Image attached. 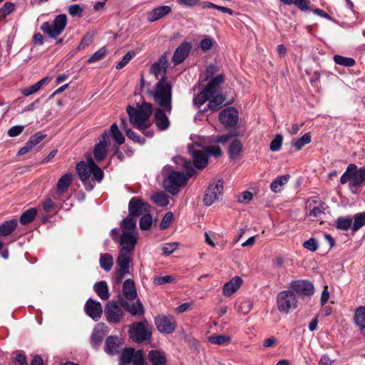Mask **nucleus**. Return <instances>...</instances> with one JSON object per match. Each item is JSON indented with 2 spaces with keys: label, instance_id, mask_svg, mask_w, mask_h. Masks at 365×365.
I'll return each mask as SVG.
<instances>
[{
  "label": "nucleus",
  "instance_id": "f257e3e1",
  "mask_svg": "<svg viewBox=\"0 0 365 365\" xmlns=\"http://www.w3.org/2000/svg\"><path fill=\"white\" fill-rule=\"evenodd\" d=\"M178 160L182 162L183 167L187 173V176L179 171H170V166H165L163 173L166 174V178L163 180V186L164 189L171 195H177L180 191V187L185 185L189 178L195 173L191 161L186 160L183 158H178Z\"/></svg>",
  "mask_w": 365,
  "mask_h": 365
},
{
  "label": "nucleus",
  "instance_id": "f03ea898",
  "mask_svg": "<svg viewBox=\"0 0 365 365\" xmlns=\"http://www.w3.org/2000/svg\"><path fill=\"white\" fill-rule=\"evenodd\" d=\"M76 168L87 191H91L94 187L92 182L96 180L100 182L104 176L103 171L95 163L91 156L87 159L86 162L78 163Z\"/></svg>",
  "mask_w": 365,
  "mask_h": 365
},
{
  "label": "nucleus",
  "instance_id": "7ed1b4c3",
  "mask_svg": "<svg viewBox=\"0 0 365 365\" xmlns=\"http://www.w3.org/2000/svg\"><path fill=\"white\" fill-rule=\"evenodd\" d=\"M130 123L137 129L145 131L150 125L149 118L153 112L151 103L143 102L136 108L128 106L126 108Z\"/></svg>",
  "mask_w": 365,
  "mask_h": 365
},
{
  "label": "nucleus",
  "instance_id": "20e7f679",
  "mask_svg": "<svg viewBox=\"0 0 365 365\" xmlns=\"http://www.w3.org/2000/svg\"><path fill=\"white\" fill-rule=\"evenodd\" d=\"M123 297H118L120 305L132 316H143L145 312L139 300L132 303L128 302V300H133L137 297V291L132 279H128L123 282Z\"/></svg>",
  "mask_w": 365,
  "mask_h": 365
},
{
  "label": "nucleus",
  "instance_id": "39448f33",
  "mask_svg": "<svg viewBox=\"0 0 365 365\" xmlns=\"http://www.w3.org/2000/svg\"><path fill=\"white\" fill-rule=\"evenodd\" d=\"M154 102L168 113L172 110V84L170 82L158 80L154 90L150 92Z\"/></svg>",
  "mask_w": 365,
  "mask_h": 365
},
{
  "label": "nucleus",
  "instance_id": "423d86ee",
  "mask_svg": "<svg viewBox=\"0 0 365 365\" xmlns=\"http://www.w3.org/2000/svg\"><path fill=\"white\" fill-rule=\"evenodd\" d=\"M349 182V188L353 192H356L355 189L361 187L365 183V168L361 167L359 168L355 164H349L346 171L340 178V182L346 184Z\"/></svg>",
  "mask_w": 365,
  "mask_h": 365
},
{
  "label": "nucleus",
  "instance_id": "0eeeda50",
  "mask_svg": "<svg viewBox=\"0 0 365 365\" xmlns=\"http://www.w3.org/2000/svg\"><path fill=\"white\" fill-rule=\"evenodd\" d=\"M225 100V96L222 95H215L210 90L205 87L196 97L194 98L193 103L197 107H200L206 101H209L207 108H205L203 111L209 109L213 112L218 110L222 108Z\"/></svg>",
  "mask_w": 365,
  "mask_h": 365
},
{
  "label": "nucleus",
  "instance_id": "6e6552de",
  "mask_svg": "<svg viewBox=\"0 0 365 365\" xmlns=\"http://www.w3.org/2000/svg\"><path fill=\"white\" fill-rule=\"evenodd\" d=\"M129 337L135 343L150 341L152 337V325L146 319L129 325Z\"/></svg>",
  "mask_w": 365,
  "mask_h": 365
},
{
  "label": "nucleus",
  "instance_id": "1a4fd4ad",
  "mask_svg": "<svg viewBox=\"0 0 365 365\" xmlns=\"http://www.w3.org/2000/svg\"><path fill=\"white\" fill-rule=\"evenodd\" d=\"M298 301L295 294L291 290L280 292L277 296V305L279 312L288 314L297 307Z\"/></svg>",
  "mask_w": 365,
  "mask_h": 365
},
{
  "label": "nucleus",
  "instance_id": "9d476101",
  "mask_svg": "<svg viewBox=\"0 0 365 365\" xmlns=\"http://www.w3.org/2000/svg\"><path fill=\"white\" fill-rule=\"evenodd\" d=\"M66 24V16L65 14H59L54 19L52 24H49L48 22L43 23L41 26V29L51 38H56L63 31Z\"/></svg>",
  "mask_w": 365,
  "mask_h": 365
},
{
  "label": "nucleus",
  "instance_id": "9b49d317",
  "mask_svg": "<svg viewBox=\"0 0 365 365\" xmlns=\"http://www.w3.org/2000/svg\"><path fill=\"white\" fill-rule=\"evenodd\" d=\"M188 151L192 155L193 164L195 168L202 169L205 168L208 163V155L204 146L195 142L187 146Z\"/></svg>",
  "mask_w": 365,
  "mask_h": 365
},
{
  "label": "nucleus",
  "instance_id": "f8f14e48",
  "mask_svg": "<svg viewBox=\"0 0 365 365\" xmlns=\"http://www.w3.org/2000/svg\"><path fill=\"white\" fill-rule=\"evenodd\" d=\"M223 191V182L221 180H214L206 189L203 202L206 206H210L217 201Z\"/></svg>",
  "mask_w": 365,
  "mask_h": 365
},
{
  "label": "nucleus",
  "instance_id": "ddd939ff",
  "mask_svg": "<svg viewBox=\"0 0 365 365\" xmlns=\"http://www.w3.org/2000/svg\"><path fill=\"white\" fill-rule=\"evenodd\" d=\"M123 307H120L115 302H109L105 309L106 320L111 324H118L124 316Z\"/></svg>",
  "mask_w": 365,
  "mask_h": 365
},
{
  "label": "nucleus",
  "instance_id": "4468645a",
  "mask_svg": "<svg viewBox=\"0 0 365 365\" xmlns=\"http://www.w3.org/2000/svg\"><path fill=\"white\" fill-rule=\"evenodd\" d=\"M157 329L163 334H170L176 328V321L172 316H158L155 318Z\"/></svg>",
  "mask_w": 365,
  "mask_h": 365
},
{
  "label": "nucleus",
  "instance_id": "2eb2a0df",
  "mask_svg": "<svg viewBox=\"0 0 365 365\" xmlns=\"http://www.w3.org/2000/svg\"><path fill=\"white\" fill-rule=\"evenodd\" d=\"M138 241V232H123L119 236L120 251L133 252Z\"/></svg>",
  "mask_w": 365,
  "mask_h": 365
},
{
  "label": "nucleus",
  "instance_id": "dca6fc26",
  "mask_svg": "<svg viewBox=\"0 0 365 365\" xmlns=\"http://www.w3.org/2000/svg\"><path fill=\"white\" fill-rule=\"evenodd\" d=\"M110 145V135L108 131H104L101 135L99 143L95 145L93 155L96 161L104 160L107 155L108 148Z\"/></svg>",
  "mask_w": 365,
  "mask_h": 365
},
{
  "label": "nucleus",
  "instance_id": "f3484780",
  "mask_svg": "<svg viewBox=\"0 0 365 365\" xmlns=\"http://www.w3.org/2000/svg\"><path fill=\"white\" fill-rule=\"evenodd\" d=\"M168 66V60L165 56H162L150 68V72L158 79L166 81L167 68Z\"/></svg>",
  "mask_w": 365,
  "mask_h": 365
},
{
  "label": "nucleus",
  "instance_id": "a211bd4d",
  "mask_svg": "<svg viewBox=\"0 0 365 365\" xmlns=\"http://www.w3.org/2000/svg\"><path fill=\"white\" fill-rule=\"evenodd\" d=\"M290 288L296 293L305 297L312 296L314 292L313 284L307 280L292 281Z\"/></svg>",
  "mask_w": 365,
  "mask_h": 365
},
{
  "label": "nucleus",
  "instance_id": "6ab92c4d",
  "mask_svg": "<svg viewBox=\"0 0 365 365\" xmlns=\"http://www.w3.org/2000/svg\"><path fill=\"white\" fill-rule=\"evenodd\" d=\"M219 120L225 126H235L238 121V111L233 107L224 109L219 115Z\"/></svg>",
  "mask_w": 365,
  "mask_h": 365
},
{
  "label": "nucleus",
  "instance_id": "aec40b11",
  "mask_svg": "<svg viewBox=\"0 0 365 365\" xmlns=\"http://www.w3.org/2000/svg\"><path fill=\"white\" fill-rule=\"evenodd\" d=\"M148 207L149 205L143 200L137 197H132L128 204V215L138 218L144 212H147L148 211Z\"/></svg>",
  "mask_w": 365,
  "mask_h": 365
},
{
  "label": "nucleus",
  "instance_id": "412c9836",
  "mask_svg": "<svg viewBox=\"0 0 365 365\" xmlns=\"http://www.w3.org/2000/svg\"><path fill=\"white\" fill-rule=\"evenodd\" d=\"M192 49V44L190 42L184 41L175 49L173 56V62L178 65L183 62L189 56Z\"/></svg>",
  "mask_w": 365,
  "mask_h": 365
},
{
  "label": "nucleus",
  "instance_id": "4be33fe9",
  "mask_svg": "<svg viewBox=\"0 0 365 365\" xmlns=\"http://www.w3.org/2000/svg\"><path fill=\"white\" fill-rule=\"evenodd\" d=\"M86 313L94 321H98L103 312L102 305L99 302L88 299L84 307Z\"/></svg>",
  "mask_w": 365,
  "mask_h": 365
},
{
  "label": "nucleus",
  "instance_id": "5701e85b",
  "mask_svg": "<svg viewBox=\"0 0 365 365\" xmlns=\"http://www.w3.org/2000/svg\"><path fill=\"white\" fill-rule=\"evenodd\" d=\"M153 111L156 126L160 130H166L170 125V121L167 115V114L169 113L165 111L164 108H155Z\"/></svg>",
  "mask_w": 365,
  "mask_h": 365
},
{
  "label": "nucleus",
  "instance_id": "b1692460",
  "mask_svg": "<svg viewBox=\"0 0 365 365\" xmlns=\"http://www.w3.org/2000/svg\"><path fill=\"white\" fill-rule=\"evenodd\" d=\"M242 279L240 277L235 276L229 282H226L222 289V293L225 297H231L240 287Z\"/></svg>",
  "mask_w": 365,
  "mask_h": 365
},
{
  "label": "nucleus",
  "instance_id": "393cba45",
  "mask_svg": "<svg viewBox=\"0 0 365 365\" xmlns=\"http://www.w3.org/2000/svg\"><path fill=\"white\" fill-rule=\"evenodd\" d=\"M121 339L117 336H110L106 340L105 351L110 355H113L119 352L121 346Z\"/></svg>",
  "mask_w": 365,
  "mask_h": 365
},
{
  "label": "nucleus",
  "instance_id": "a878e982",
  "mask_svg": "<svg viewBox=\"0 0 365 365\" xmlns=\"http://www.w3.org/2000/svg\"><path fill=\"white\" fill-rule=\"evenodd\" d=\"M132 252L120 251L117 258V264L118 269H122L123 272H130L129 269L132 264L131 258Z\"/></svg>",
  "mask_w": 365,
  "mask_h": 365
},
{
  "label": "nucleus",
  "instance_id": "bb28decb",
  "mask_svg": "<svg viewBox=\"0 0 365 365\" xmlns=\"http://www.w3.org/2000/svg\"><path fill=\"white\" fill-rule=\"evenodd\" d=\"M171 11V8L169 6H160L153 9L148 14V20L150 22H154Z\"/></svg>",
  "mask_w": 365,
  "mask_h": 365
},
{
  "label": "nucleus",
  "instance_id": "cd10ccee",
  "mask_svg": "<svg viewBox=\"0 0 365 365\" xmlns=\"http://www.w3.org/2000/svg\"><path fill=\"white\" fill-rule=\"evenodd\" d=\"M72 182V175L71 173H66L61 177L56 185V194L61 195L65 193Z\"/></svg>",
  "mask_w": 365,
  "mask_h": 365
},
{
  "label": "nucleus",
  "instance_id": "c85d7f7f",
  "mask_svg": "<svg viewBox=\"0 0 365 365\" xmlns=\"http://www.w3.org/2000/svg\"><path fill=\"white\" fill-rule=\"evenodd\" d=\"M289 178L290 175L288 174L277 177L270 185L271 190L275 193L281 192L283 190L284 185L288 182Z\"/></svg>",
  "mask_w": 365,
  "mask_h": 365
},
{
  "label": "nucleus",
  "instance_id": "c756f323",
  "mask_svg": "<svg viewBox=\"0 0 365 365\" xmlns=\"http://www.w3.org/2000/svg\"><path fill=\"white\" fill-rule=\"evenodd\" d=\"M243 145L238 139L234 140L229 146V157L232 160L238 159L242 151Z\"/></svg>",
  "mask_w": 365,
  "mask_h": 365
},
{
  "label": "nucleus",
  "instance_id": "7c9ffc66",
  "mask_svg": "<svg viewBox=\"0 0 365 365\" xmlns=\"http://www.w3.org/2000/svg\"><path fill=\"white\" fill-rule=\"evenodd\" d=\"M93 289L103 300H106L110 297L108 287L105 281L96 282L93 286Z\"/></svg>",
  "mask_w": 365,
  "mask_h": 365
},
{
  "label": "nucleus",
  "instance_id": "2f4dec72",
  "mask_svg": "<svg viewBox=\"0 0 365 365\" xmlns=\"http://www.w3.org/2000/svg\"><path fill=\"white\" fill-rule=\"evenodd\" d=\"M104 336L103 324H98L93 331L91 342L93 347H98L103 341Z\"/></svg>",
  "mask_w": 365,
  "mask_h": 365
},
{
  "label": "nucleus",
  "instance_id": "473e14b6",
  "mask_svg": "<svg viewBox=\"0 0 365 365\" xmlns=\"http://www.w3.org/2000/svg\"><path fill=\"white\" fill-rule=\"evenodd\" d=\"M48 81V77H45L40 81H38L37 83H34V85L26 87L21 89V93L24 96H29L34 93H37Z\"/></svg>",
  "mask_w": 365,
  "mask_h": 365
},
{
  "label": "nucleus",
  "instance_id": "72a5a7b5",
  "mask_svg": "<svg viewBox=\"0 0 365 365\" xmlns=\"http://www.w3.org/2000/svg\"><path fill=\"white\" fill-rule=\"evenodd\" d=\"M148 359L153 365H165L166 364L164 353L158 350H151L148 354Z\"/></svg>",
  "mask_w": 365,
  "mask_h": 365
},
{
  "label": "nucleus",
  "instance_id": "f704fd0d",
  "mask_svg": "<svg viewBox=\"0 0 365 365\" xmlns=\"http://www.w3.org/2000/svg\"><path fill=\"white\" fill-rule=\"evenodd\" d=\"M136 221L137 218L133 217L130 215H128L120 222V229L123 232H138L136 229Z\"/></svg>",
  "mask_w": 365,
  "mask_h": 365
},
{
  "label": "nucleus",
  "instance_id": "c9c22d12",
  "mask_svg": "<svg viewBox=\"0 0 365 365\" xmlns=\"http://www.w3.org/2000/svg\"><path fill=\"white\" fill-rule=\"evenodd\" d=\"M225 81V76L223 74H219L215 77L212 78L211 81L207 83L206 87L210 90L215 95H222L219 93V86Z\"/></svg>",
  "mask_w": 365,
  "mask_h": 365
},
{
  "label": "nucleus",
  "instance_id": "e433bc0d",
  "mask_svg": "<svg viewBox=\"0 0 365 365\" xmlns=\"http://www.w3.org/2000/svg\"><path fill=\"white\" fill-rule=\"evenodd\" d=\"M16 226L17 221L15 219L4 222L0 225V235L2 236L10 235L16 229Z\"/></svg>",
  "mask_w": 365,
  "mask_h": 365
},
{
  "label": "nucleus",
  "instance_id": "4c0bfd02",
  "mask_svg": "<svg viewBox=\"0 0 365 365\" xmlns=\"http://www.w3.org/2000/svg\"><path fill=\"white\" fill-rule=\"evenodd\" d=\"M307 207L309 209L307 216L309 217L321 220L322 218V216L324 215L325 207L324 204H319V205L312 207V203L309 202Z\"/></svg>",
  "mask_w": 365,
  "mask_h": 365
},
{
  "label": "nucleus",
  "instance_id": "58836bf2",
  "mask_svg": "<svg viewBox=\"0 0 365 365\" xmlns=\"http://www.w3.org/2000/svg\"><path fill=\"white\" fill-rule=\"evenodd\" d=\"M101 267L106 272H109L113 265V258L110 254H101L99 259Z\"/></svg>",
  "mask_w": 365,
  "mask_h": 365
},
{
  "label": "nucleus",
  "instance_id": "ea45409f",
  "mask_svg": "<svg viewBox=\"0 0 365 365\" xmlns=\"http://www.w3.org/2000/svg\"><path fill=\"white\" fill-rule=\"evenodd\" d=\"M208 341L214 344L225 346L230 343L231 338L228 335L225 334H217L212 335L208 338Z\"/></svg>",
  "mask_w": 365,
  "mask_h": 365
},
{
  "label": "nucleus",
  "instance_id": "a19ab883",
  "mask_svg": "<svg viewBox=\"0 0 365 365\" xmlns=\"http://www.w3.org/2000/svg\"><path fill=\"white\" fill-rule=\"evenodd\" d=\"M37 214L36 208H30L22 213L20 217V222L22 225H26L31 222Z\"/></svg>",
  "mask_w": 365,
  "mask_h": 365
},
{
  "label": "nucleus",
  "instance_id": "79ce46f5",
  "mask_svg": "<svg viewBox=\"0 0 365 365\" xmlns=\"http://www.w3.org/2000/svg\"><path fill=\"white\" fill-rule=\"evenodd\" d=\"M252 302L250 300H244L241 302H237L235 304L237 312L242 315L250 313L252 309Z\"/></svg>",
  "mask_w": 365,
  "mask_h": 365
},
{
  "label": "nucleus",
  "instance_id": "37998d69",
  "mask_svg": "<svg viewBox=\"0 0 365 365\" xmlns=\"http://www.w3.org/2000/svg\"><path fill=\"white\" fill-rule=\"evenodd\" d=\"M334 61L336 64L345 67H352L355 65L356 61L353 58L345 57L340 55L334 56Z\"/></svg>",
  "mask_w": 365,
  "mask_h": 365
},
{
  "label": "nucleus",
  "instance_id": "c03bdc74",
  "mask_svg": "<svg viewBox=\"0 0 365 365\" xmlns=\"http://www.w3.org/2000/svg\"><path fill=\"white\" fill-rule=\"evenodd\" d=\"M108 133L112 135L113 138L116 141L118 145H121L125 142V137L123 133L119 130L117 125L113 123L110 126V133Z\"/></svg>",
  "mask_w": 365,
  "mask_h": 365
},
{
  "label": "nucleus",
  "instance_id": "a18cd8bd",
  "mask_svg": "<svg viewBox=\"0 0 365 365\" xmlns=\"http://www.w3.org/2000/svg\"><path fill=\"white\" fill-rule=\"evenodd\" d=\"M151 200L160 207L166 206L169 203L168 196L163 192H156L153 195Z\"/></svg>",
  "mask_w": 365,
  "mask_h": 365
},
{
  "label": "nucleus",
  "instance_id": "49530a36",
  "mask_svg": "<svg viewBox=\"0 0 365 365\" xmlns=\"http://www.w3.org/2000/svg\"><path fill=\"white\" fill-rule=\"evenodd\" d=\"M135 354V349L133 348H126L123 350L120 361L123 365H128L133 361Z\"/></svg>",
  "mask_w": 365,
  "mask_h": 365
},
{
  "label": "nucleus",
  "instance_id": "de8ad7c7",
  "mask_svg": "<svg viewBox=\"0 0 365 365\" xmlns=\"http://www.w3.org/2000/svg\"><path fill=\"white\" fill-rule=\"evenodd\" d=\"M365 225V212L357 213L354 216L352 230L356 232Z\"/></svg>",
  "mask_w": 365,
  "mask_h": 365
},
{
  "label": "nucleus",
  "instance_id": "09e8293b",
  "mask_svg": "<svg viewBox=\"0 0 365 365\" xmlns=\"http://www.w3.org/2000/svg\"><path fill=\"white\" fill-rule=\"evenodd\" d=\"M312 140V137L309 133H305L302 137L297 139L293 145L297 150H300L305 145L309 144Z\"/></svg>",
  "mask_w": 365,
  "mask_h": 365
},
{
  "label": "nucleus",
  "instance_id": "8fccbe9b",
  "mask_svg": "<svg viewBox=\"0 0 365 365\" xmlns=\"http://www.w3.org/2000/svg\"><path fill=\"white\" fill-rule=\"evenodd\" d=\"M354 320L356 324L360 327L365 324V307H359L355 312Z\"/></svg>",
  "mask_w": 365,
  "mask_h": 365
},
{
  "label": "nucleus",
  "instance_id": "3c124183",
  "mask_svg": "<svg viewBox=\"0 0 365 365\" xmlns=\"http://www.w3.org/2000/svg\"><path fill=\"white\" fill-rule=\"evenodd\" d=\"M153 219L152 216L149 213L143 215L139 222L140 228L143 230H147L150 229L152 225Z\"/></svg>",
  "mask_w": 365,
  "mask_h": 365
},
{
  "label": "nucleus",
  "instance_id": "603ef678",
  "mask_svg": "<svg viewBox=\"0 0 365 365\" xmlns=\"http://www.w3.org/2000/svg\"><path fill=\"white\" fill-rule=\"evenodd\" d=\"M283 141V136L281 134H277L274 139L271 141L269 149L272 152L279 151L281 149Z\"/></svg>",
  "mask_w": 365,
  "mask_h": 365
},
{
  "label": "nucleus",
  "instance_id": "864d4df0",
  "mask_svg": "<svg viewBox=\"0 0 365 365\" xmlns=\"http://www.w3.org/2000/svg\"><path fill=\"white\" fill-rule=\"evenodd\" d=\"M107 53V49L105 47H102L96 51L88 59V63H92L101 60Z\"/></svg>",
  "mask_w": 365,
  "mask_h": 365
},
{
  "label": "nucleus",
  "instance_id": "5fc2aeb1",
  "mask_svg": "<svg viewBox=\"0 0 365 365\" xmlns=\"http://www.w3.org/2000/svg\"><path fill=\"white\" fill-rule=\"evenodd\" d=\"M352 225V220L350 218L339 217L336 220V228L341 230H348Z\"/></svg>",
  "mask_w": 365,
  "mask_h": 365
},
{
  "label": "nucleus",
  "instance_id": "6e6d98bb",
  "mask_svg": "<svg viewBox=\"0 0 365 365\" xmlns=\"http://www.w3.org/2000/svg\"><path fill=\"white\" fill-rule=\"evenodd\" d=\"M175 278L172 275L156 276L153 279V284L160 286L174 282Z\"/></svg>",
  "mask_w": 365,
  "mask_h": 365
},
{
  "label": "nucleus",
  "instance_id": "4d7b16f0",
  "mask_svg": "<svg viewBox=\"0 0 365 365\" xmlns=\"http://www.w3.org/2000/svg\"><path fill=\"white\" fill-rule=\"evenodd\" d=\"M215 41L211 38L206 37L200 41V47L202 51L206 52L210 51L215 44Z\"/></svg>",
  "mask_w": 365,
  "mask_h": 365
},
{
  "label": "nucleus",
  "instance_id": "13d9d810",
  "mask_svg": "<svg viewBox=\"0 0 365 365\" xmlns=\"http://www.w3.org/2000/svg\"><path fill=\"white\" fill-rule=\"evenodd\" d=\"M173 219V214L172 212H168L165 214L164 217L161 220L160 222V228L161 230H165L168 228Z\"/></svg>",
  "mask_w": 365,
  "mask_h": 365
},
{
  "label": "nucleus",
  "instance_id": "bf43d9fd",
  "mask_svg": "<svg viewBox=\"0 0 365 365\" xmlns=\"http://www.w3.org/2000/svg\"><path fill=\"white\" fill-rule=\"evenodd\" d=\"M135 55V53L133 51H128L122 58L120 61H119L115 68L117 69L123 68L126 64L129 63V61L132 59V58Z\"/></svg>",
  "mask_w": 365,
  "mask_h": 365
},
{
  "label": "nucleus",
  "instance_id": "052dcab7",
  "mask_svg": "<svg viewBox=\"0 0 365 365\" xmlns=\"http://www.w3.org/2000/svg\"><path fill=\"white\" fill-rule=\"evenodd\" d=\"M46 138V135L41 134L39 133L32 135L29 140L26 142L32 149L38 144L41 140Z\"/></svg>",
  "mask_w": 365,
  "mask_h": 365
},
{
  "label": "nucleus",
  "instance_id": "680f3d73",
  "mask_svg": "<svg viewBox=\"0 0 365 365\" xmlns=\"http://www.w3.org/2000/svg\"><path fill=\"white\" fill-rule=\"evenodd\" d=\"M14 10V4L11 2H6L0 9V18H4Z\"/></svg>",
  "mask_w": 365,
  "mask_h": 365
},
{
  "label": "nucleus",
  "instance_id": "e2e57ef3",
  "mask_svg": "<svg viewBox=\"0 0 365 365\" xmlns=\"http://www.w3.org/2000/svg\"><path fill=\"white\" fill-rule=\"evenodd\" d=\"M178 242H169L165 243L163 245L162 251L164 255H171L175 250L178 248Z\"/></svg>",
  "mask_w": 365,
  "mask_h": 365
},
{
  "label": "nucleus",
  "instance_id": "0e129e2a",
  "mask_svg": "<svg viewBox=\"0 0 365 365\" xmlns=\"http://www.w3.org/2000/svg\"><path fill=\"white\" fill-rule=\"evenodd\" d=\"M205 149L207 152L208 157L210 155H213L215 158H217L220 156L222 154L220 148L217 145L206 146L205 147Z\"/></svg>",
  "mask_w": 365,
  "mask_h": 365
},
{
  "label": "nucleus",
  "instance_id": "69168bd1",
  "mask_svg": "<svg viewBox=\"0 0 365 365\" xmlns=\"http://www.w3.org/2000/svg\"><path fill=\"white\" fill-rule=\"evenodd\" d=\"M303 247L309 251L315 252L318 249L319 245L314 238H310L303 243Z\"/></svg>",
  "mask_w": 365,
  "mask_h": 365
},
{
  "label": "nucleus",
  "instance_id": "338daca9",
  "mask_svg": "<svg viewBox=\"0 0 365 365\" xmlns=\"http://www.w3.org/2000/svg\"><path fill=\"white\" fill-rule=\"evenodd\" d=\"M125 132L126 133V135L128 138L130 140H132L134 142L139 143H144L145 139L142 138L140 136L138 135L134 131L128 128L125 129Z\"/></svg>",
  "mask_w": 365,
  "mask_h": 365
},
{
  "label": "nucleus",
  "instance_id": "774afa93",
  "mask_svg": "<svg viewBox=\"0 0 365 365\" xmlns=\"http://www.w3.org/2000/svg\"><path fill=\"white\" fill-rule=\"evenodd\" d=\"M68 11L72 16L80 17L82 16L83 9L78 4H73L68 7Z\"/></svg>",
  "mask_w": 365,
  "mask_h": 365
}]
</instances>
